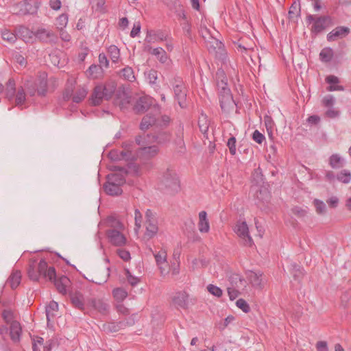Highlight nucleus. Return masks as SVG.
Returning <instances> with one entry per match:
<instances>
[{
  "instance_id": "nucleus-1",
  "label": "nucleus",
  "mask_w": 351,
  "mask_h": 351,
  "mask_svg": "<svg viewBox=\"0 0 351 351\" xmlns=\"http://www.w3.org/2000/svg\"><path fill=\"white\" fill-rule=\"evenodd\" d=\"M28 276L34 281H38L40 277L53 281L57 290L62 294L66 293V289L70 284L69 279L65 276L56 279L55 268L53 267H48L47 262L44 259L40 260L38 265L35 261L30 263L28 269Z\"/></svg>"
},
{
  "instance_id": "nucleus-2",
  "label": "nucleus",
  "mask_w": 351,
  "mask_h": 351,
  "mask_svg": "<svg viewBox=\"0 0 351 351\" xmlns=\"http://www.w3.org/2000/svg\"><path fill=\"white\" fill-rule=\"evenodd\" d=\"M116 86L114 82H108L96 85L91 95V104L97 106L101 104L104 100L110 99L116 90Z\"/></svg>"
},
{
  "instance_id": "nucleus-3",
  "label": "nucleus",
  "mask_w": 351,
  "mask_h": 351,
  "mask_svg": "<svg viewBox=\"0 0 351 351\" xmlns=\"http://www.w3.org/2000/svg\"><path fill=\"white\" fill-rule=\"evenodd\" d=\"M159 188L165 190L171 194L177 193L180 189L179 180L176 171L171 169H166L159 178Z\"/></svg>"
},
{
  "instance_id": "nucleus-4",
  "label": "nucleus",
  "mask_w": 351,
  "mask_h": 351,
  "mask_svg": "<svg viewBox=\"0 0 351 351\" xmlns=\"http://www.w3.org/2000/svg\"><path fill=\"white\" fill-rule=\"evenodd\" d=\"M145 232L144 234L145 239H150L154 237L158 232V221L156 213L151 210H147L145 213Z\"/></svg>"
},
{
  "instance_id": "nucleus-5",
  "label": "nucleus",
  "mask_w": 351,
  "mask_h": 351,
  "mask_svg": "<svg viewBox=\"0 0 351 351\" xmlns=\"http://www.w3.org/2000/svg\"><path fill=\"white\" fill-rule=\"evenodd\" d=\"M122 151L112 150L109 153V157L112 160H136V154L134 153L133 145L124 143Z\"/></svg>"
},
{
  "instance_id": "nucleus-6",
  "label": "nucleus",
  "mask_w": 351,
  "mask_h": 351,
  "mask_svg": "<svg viewBox=\"0 0 351 351\" xmlns=\"http://www.w3.org/2000/svg\"><path fill=\"white\" fill-rule=\"evenodd\" d=\"M175 99L177 100L181 108L185 106L186 90L182 79L180 77H174L171 82Z\"/></svg>"
},
{
  "instance_id": "nucleus-7",
  "label": "nucleus",
  "mask_w": 351,
  "mask_h": 351,
  "mask_svg": "<svg viewBox=\"0 0 351 351\" xmlns=\"http://www.w3.org/2000/svg\"><path fill=\"white\" fill-rule=\"evenodd\" d=\"M307 20L313 23L311 31L315 34H319L332 25V19L329 16H317L309 15Z\"/></svg>"
},
{
  "instance_id": "nucleus-8",
  "label": "nucleus",
  "mask_w": 351,
  "mask_h": 351,
  "mask_svg": "<svg viewBox=\"0 0 351 351\" xmlns=\"http://www.w3.org/2000/svg\"><path fill=\"white\" fill-rule=\"evenodd\" d=\"M150 251L155 258V261L158 269H160V274L163 276L168 274L170 271V266L167 260V254L166 250L161 249L160 251L154 253L150 248Z\"/></svg>"
},
{
  "instance_id": "nucleus-9",
  "label": "nucleus",
  "mask_w": 351,
  "mask_h": 351,
  "mask_svg": "<svg viewBox=\"0 0 351 351\" xmlns=\"http://www.w3.org/2000/svg\"><path fill=\"white\" fill-rule=\"evenodd\" d=\"M234 232L241 239L243 245L252 246L253 240L249 234V228L245 221H238L234 227Z\"/></svg>"
},
{
  "instance_id": "nucleus-10",
  "label": "nucleus",
  "mask_w": 351,
  "mask_h": 351,
  "mask_svg": "<svg viewBox=\"0 0 351 351\" xmlns=\"http://www.w3.org/2000/svg\"><path fill=\"white\" fill-rule=\"evenodd\" d=\"M219 101L221 108L224 112H229L234 109L236 105L230 89H224V91H219Z\"/></svg>"
},
{
  "instance_id": "nucleus-11",
  "label": "nucleus",
  "mask_w": 351,
  "mask_h": 351,
  "mask_svg": "<svg viewBox=\"0 0 351 351\" xmlns=\"http://www.w3.org/2000/svg\"><path fill=\"white\" fill-rule=\"evenodd\" d=\"M136 154V160L139 158L142 161L149 160L156 156L158 153V148L156 145L144 147L138 151L134 149Z\"/></svg>"
},
{
  "instance_id": "nucleus-12",
  "label": "nucleus",
  "mask_w": 351,
  "mask_h": 351,
  "mask_svg": "<svg viewBox=\"0 0 351 351\" xmlns=\"http://www.w3.org/2000/svg\"><path fill=\"white\" fill-rule=\"evenodd\" d=\"M107 237L110 243L113 245L121 247L126 244V237L121 231L118 230H108L107 231Z\"/></svg>"
},
{
  "instance_id": "nucleus-13",
  "label": "nucleus",
  "mask_w": 351,
  "mask_h": 351,
  "mask_svg": "<svg viewBox=\"0 0 351 351\" xmlns=\"http://www.w3.org/2000/svg\"><path fill=\"white\" fill-rule=\"evenodd\" d=\"M14 12L18 15H25L36 12L37 8L27 1L20 2L13 8Z\"/></svg>"
},
{
  "instance_id": "nucleus-14",
  "label": "nucleus",
  "mask_w": 351,
  "mask_h": 351,
  "mask_svg": "<svg viewBox=\"0 0 351 351\" xmlns=\"http://www.w3.org/2000/svg\"><path fill=\"white\" fill-rule=\"evenodd\" d=\"M145 50L156 56L158 60L163 64L169 65L171 60L166 51L162 47L152 49L149 45L145 46Z\"/></svg>"
},
{
  "instance_id": "nucleus-15",
  "label": "nucleus",
  "mask_w": 351,
  "mask_h": 351,
  "mask_svg": "<svg viewBox=\"0 0 351 351\" xmlns=\"http://www.w3.org/2000/svg\"><path fill=\"white\" fill-rule=\"evenodd\" d=\"M154 111L156 112L154 114H151V113L147 114L142 119L140 128L142 130H147L149 127L156 125L158 121V108L157 107H154Z\"/></svg>"
},
{
  "instance_id": "nucleus-16",
  "label": "nucleus",
  "mask_w": 351,
  "mask_h": 351,
  "mask_svg": "<svg viewBox=\"0 0 351 351\" xmlns=\"http://www.w3.org/2000/svg\"><path fill=\"white\" fill-rule=\"evenodd\" d=\"M86 305L101 314L107 313L110 308L108 303L102 300L96 298L89 299L86 302Z\"/></svg>"
},
{
  "instance_id": "nucleus-17",
  "label": "nucleus",
  "mask_w": 351,
  "mask_h": 351,
  "mask_svg": "<svg viewBox=\"0 0 351 351\" xmlns=\"http://www.w3.org/2000/svg\"><path fill=\"white\" fill-rule=\"evenodd\" d=\"M189 295L185 291H179L175 293L172 298L173 304L177 308H187L189 306Z\"/></svg>"
},
{
  "instance_id": "nucleus-18",
  "label": "nucleus",
  "mask_w": 351,
  "mask_h": 351,
  "mask_svg": "<svg viewBox=\"0 0 351 351\" xmlns=\"http://www.w3.org/2000/svg\"><path fill=\"white\" fill-rule=\"evenodd\" d=\"M247 278L251 285L256 289H262L263 287V273L249 271L247 273Z\"/></svg>"
},
{
  "instance_id": "nucleus-19",
  "label": "nucleus",
  "mask_w": 351,
  "mask_h": 351,
  "mask_svg": "<svg viewBox=\"0 0 351 351\" xmlns=\"http://www.w3.org/2000/svg\"><path fill=\"white\" fill-rule=\"evenodd\" d=\"M153 99L147 96L140 97L136 102L134 110L137 113H143L152 104Z\"/></svg>"
},
{
  "instance_id": "nucleus-20",
  "label": "nucleus",
  "mask_w": 351,
  "mask_h": 351,
  "mask_svg": "<svg viewBox=\"0 0 351 351\" xmlns=\"http://www.w3.org/2000/svg\"><path fill=\"white\" fill-rule=\"evenodd\" d=\"M34 36L45 43L53 42L56 39L55 34L51 30L45 28L38 29L35 33Z\"/></svg>"
},
{
  "instance_id": "nucleus-21",
  "label": "nucleus",
  "mask_w": 351,
  "mask_h": 351,
  "mask_svg": "<svg viewBox=\"0 0 351 351\" xmlns=\"http://www.w3.org/2000/svg\"><path fill=\"white\" fill-rule=\"evenodd\" d=\"M349 32L350 29L348 27L342 26L337 27L327 35V40L328 41H334L338 38L346 37Z\"/></svg>"
},
{
  "instance_id": "nucleus-22",
  "label": "nucleus",
  "mask_w": 351,
  "mask_h": 351,
  "mask_svg": "<svg viewBox=\"0 0 351 351\" xmlns=\"http://www.w3.org/2000/svg\"><path fill=\"white\" fill-rule=\"evenodd\" d=\"M198 230L201 233H207L210 230V223L206 211L199 213Z\"/></svg>"
},
{
  "instance_id": "nucleus-23",
  "label": "nucleus",
  "mask_w": 351,
  "mask_h": 351,
  "mask_svg": "<svg viewBox=\"0 0 351 351\" xmlns=\"http://www.w3.org/2000/svg\"><path fill=\"white\" fill-rule=\"evenodd\" d=\"M16 35L17 38H21L25 43H28L32 41L35 33L24 26H19L16 28Z\"/></svg>"
},
{
  "instance_id": "nucleus-24",
  "label": "nucleus",
  "mask_w": 351,
  "mask_h": 351,
  "mask_svg": "<svg viewBox=\"0 0 351 351\" xmlns=\"http://www.w3.org/2000/svg\"><path fill=\"white\" fill-rule=\"evenodd\" d=\"M166 36L161 31H148L145 39V42L151 44L159 41L166 40Z\"/></svg>"
},
{
  "instance_id": "nucleus-25",
  "label": "nucleus",
  "mask_w": 351,
  "mask_h": 351,
  "mask_svg": "<svg viewBox=\"0 0 351 351\" xmlns=\"http://www.w3.org/2000/svg\"><path fill=\"white\" fill-rule=\"evenodd\" d=\"M38 95H45L47 88V75L45 73H41L35 83Z\"/></svg>"
},
{
  "instance_id": "nucleus-26",
  "label": "nucleus",
  "mask_w": 351,
  "mask_h": 351,
  "mask_svg": "<svg viewBox=\"0 0 351 351\" xmlns=\"http://www.w3.org/2000/svg\"><path fill=\"white\" fill-rule=\"evenodd\" d=\"M21 332L22 328L20 323L16 321L12 322L10 327V335L13 341H19Z\"/></svg>"
},
{
  "instance_id": "nucleus-27",
  "label": "nucleus",
  "mask_w": 351,
  "mask_h": 351,
  "mask_svg": "<svg viewBox=\"0 0 351 351\" xmlns=\"http://www.w3.org/2000/svg\"><path fill=\"white\" fill-rule=\"evenodd\" d=\"M104 70L101 65L92 64L86 71L87 77L90 79H99L103 76Z\"/></svg>"
},
{
  "instance_id": "nucleus-28",
  "label": "nucleus",
  "mask_w": 351,
  "mask_h": 351,
  "mask_svg": "<svg viewBox=\"0 0 351 351\" xmlns=\"http://www.w3.org/2000/svg\"><path fill=\"white\" fill-rule=\"evenodd\" d=\"M216 81L218 90L224 91V89H229L227 86V77L223 70L219 69L216 73Z\"/></svg>"
},
{
  "instance_id": "nucleus-29",
  "label": "nucleus",
  "mask_w": 351,
  "mask_h": 351,
  "mask_svg": "<svg viewBox=\"0 0 351 351\" xmlns=\"http://www.w3.org/2000/svg\"><path fill=\"white\" fill-rule=\"evenodd\" d=\"M174 143L177 146L178 152L184 153L185 151V145L183 140V126L180 125L178 130L174 139Z\"/></svg>"
},
{
  "instance_id": "nucleus-30",
  "label": "nucleus",
  "mask_w": 351,
  "mask_h": 351,
  "mask_svg": "<svg viewBox=\"0 0 351 351\" xmlns=\"http://www.w3.org/2000/svg\"><path fill=\"white\" fill-rule=\"evenodd\" d=\"M104 190L110 195H118L122 193V189L119 186V184H113L108 182L104 184Z\"/></svg>"
},
{
  "instance_id": "nucleus-31",
  "label": "nucleus",
  "mask_w": 351,
  "mask_h": 351,
  "mask_svg": "<svg viewBox=\"0 0 351 351\" xmlns=\"http://www.w3.org/2000/svg\"><path fill=\"white\" fill-rule=\"evenodd\" d=\"M21 274L19 271H14L9 277L7 284L9 285L12 289H16L21 282Z\"/></svg>"
},
{
  "instance_id": "nucleus-32",
  "label": "nucleus",
  "mask_w": 351,
  "mask_h": 351,
  "mask_svg": "<svg viewBox=\"0 0 351 351\" xmlns=\"http://www.w3.org/2000/svg\"><path fill=\"white\" fill-rule=\"evenodd\" d=\"M72 304L80 310L84 309V299L80 293H75L71 295Z\"/></svg>"
},
{
  "instance_id": "nucleus-33",
  "label": "nucleus",
  "mask_w": 351,
  "mask_h": 351,
  "mask_svg": "<svg viewBox=\"0 0 351 351\" xmlns=\"http://www.w3.org/2000/svg\"><path fill=\"white\" fill-rule=\"evenodd\" d=\"M15 86V82L12 79H10L5 84V96L9 100H11L14 98L16 92Z\"/></svg>"
},
{
  "instance_id": "nucleus-34",
  "label": "nucleus",
  "mask_w": 351,
  "mask_h": 351,
  "mask_svg": "<svg viewBox=\"0 0 351 351\" xmlns=\"http://www.w3.org/2000/svg\"><path fill=\"white\" fill-rule=\"evenodd\" d=\"M1 38L8 43L13 44L17 40L16 32L14 33L8 29H3L1 32Z\"/></svg>"
},
{
  "instance_id": "nucleus-35",
  "label": "nucleus",
  "mask_w": 351,
  "mask_h": 351,
  "mask_svg": "<svg viewBox=\"0 0 351 351\" xmlns=\"http://www.w3.org/2000/svg\"><path fill=\"white\" fill-rule=\"evenodd\" d=\"M107 182L113 183V184H119V186L121 187L125 182L124 176L119 173H112L108 176Z\"/></svg>"
},
{
  "instance_id": "nucleus-36",
  "label": "nucleus",
  "mask_w": 351,
  "mask_h": 351,
  "mask_svg": "<svg viewBox=\"0 0 351 351\" xmlns=\"http://www.w3.org/2000/svg\"><path fill=\"white\" fill-rule=\"evenodd\" d=\"M119 75L121 78L129 82H133L135 80L134 71L132 67L128 66H125L120 71Z\"/></svg>"
},
{
  "instance_id": "nucleus-37",
  "label": "nucleus",
  "mask_w": 351,
  "mask_h": 351,
  "mask_svg": "<svg viewBox=\"0 0 351 351\" xmlns=\"http://www.w3.org/2000/svg\"><path fill=\"white\" fill-rule=\"evenodd\" d=\"M329 163L333 169H339L344 165L343 159L339 154H332L330 157Z\"/></svg>"
},
{
  "instance_id": "nucleus-38",
  "label": "nucleus",
  "mask_w": 351,
  "mask_h": 351,
  "mask_svg": "<svg viewBox=\"0 0 351 351\" xmlns=\"http://www.w3.org/2000/svg\"><path fill=\"white\" fill-rule=\"evenodd\" d=\"M58 310V304L55 301H51L46 307V316L48 322L51 318L55 316V313Z\"/></svg>"
},
{
  "instance_id": "nucleus-39",
  "label": "nucleus",
  "mask_w": 351,
  "mask_h": 351,
  "mask_svg": "<svg viewBox=\"0 0 351 351\" xmlns=\"http://www.w3.org/2000/svg\"><path fill=\"white\" fill-rule=\"evenodd\" d=\"M108 53L112 62L117 63L119 62L120 50L117 46L113 45H110L108 48Z\"/></svg>"
},
{
  "instance_id": "nucleus-40",
  "label": "nucleus",
  "mask_w": 351,
  "mask_h": 351,
  "mask_svg": "<svg viewBox=\"0 0 351 351\" xmlns=\"http://www.w3.org/2000/svg\"><path fill=\"white\" fill-rule=\"evenodd\" d=\"M333 57V51L331 48L326 47L324 48L320 53L319 58L322 62H330Z\"/></svg>"
},
{
  "instance_id": "nucleus-41",
  "label": "nucleus",
  "mask_w": 351,
  "mask_h": 351,
  "mask_svg": "<svg viewBox=\"0 0 351 351\" xmlns=\"http://www.w3.org/2000/svg\"><path fill=\"white\" fill-rule=\"evenodd\" d=\"M198 125H199V128L200 131L204 134H205L208 132V128H209V122H208V120L207 117L206 115L202 114L199 117V121H198Z\"/></svg>"
},
{
  "instance_id": "nucleus-42",
  "label": "nucleus",
  "mask_w": 351,
  "mask_h": 351,
  "mask_svg": "<svg viewBox=\"0 0 351 351\" xmlns=\"http://www.w3.org/2000/svg\"><path fill=\"white\" fill-rule=\"evenodd\" d=\"M112 295L117 301L122 302L128 296V292L123 288H116L112 291Z\"/></svg>"
},
{
  "instance_id": "nucleus-43",
  "label": "nucleus",
  "mask_w": 351,
  "mask_h": 351,
  "mask_svg": "<svg viewBox=\"0 0 351 351\" xmlns=\"http://www.w3.org/2000/svg\"><path fill=\"white\" fill-rule=\"evenodd\" d=\"M69 17L66 14L60 15L56 19V27L58 29H64L68 23Z\"/></svg>"
},
{
  "instance_id": "nucleus-44",
  "label": "nucleus",
  "mask_w": 351,
  "mask_h": 351,
  "mask_svg": "<svg viewBox=\"0 0 351 351\" xmlns=\"http://www.w3.org/2000/svg\"><path fill=\"white\" fill-rule=\"evenodd\" d=\"M337 178L339 181L348 184L351 180V173L350 171L344 169L337 174Z\"/></svg>"
},
{
  "instance_id": "nucleus-45",
  "label": "nucleus",
  "mask_w": 351,
  "mask_h": 351,
  "mask_svg": "<svg viewBox=\"0 0 351 351\" xmlns=\"http://www.w3.org/2000/svg\"><path fill=\"white\" fill-rule=\"evenodd\" d=\"M119 106L121 109L127 108L131 101V97L125 93H123L119 96Z\"/></svg>"
},
{
  "instance_id": "nucleus-46",
  "label": "nucleus",
  "mask_w": 351,
  "mask_h": 351,
  "mask_svg": "<svg viewBox=\"0 0 351 351\" xmlns=\"http://www.w3.org/2000/svg\"><path fill=\"white\" fill-rule=\"evenodd\" d=\"M313 204L317 214L324 215L326 213V206L324 202L315 199L313 201Z\"/></svg>"
},
{
  "instance_id": "nucleus-47",
  "label": "nucleus",
  "mask_w": 351,
  "mask_h": 351,
  "mask_svg": "<svg viewBox=\"0 0 351 351\" xmlns=\"http://www.w3.org/2000/svg\"><path fill=\"white\" fill-rule=\"evenodd\" d=\"M108 223L112 229H116L121 231L124 228L123 225L120 222V221L114 217H108Z\"/></svg>"
},
{
  "instance_id": "nucleus-48",
  "label": "nucleus",
  "mask_w": 351,
  "mask_h": 351,
  "mask_svg": "<svg viewBox=\"0 0 351 351\" xmlns=\"http://www.w3.org/2000/svg\"><path fill=\"white\" fill-rule=\"evenodd\" d=\"M326 110L324 112L325 117L330 119H335L337 118L340 115V111L334 106H331L330 108H326Z\"/></svg>"
},
{
  "instance_id": "nucleus-49",
  "label": "nucleus",
  "mask_w": 351,
  "mask_h": 351,
  "mask_svg": "<svg viewBox=\"0 0 351 351\" xmlns=\"http://www.w3.org/2000/svg\"><path fill=\"white\" fill-rule=\"evenodd\" d=\"M336 102L335 97L332 95H326L322 101V106L324 108H330L331 106H334Z\"/></svg>"
},
{
  "instance_id": "nucleus-50",
  "label": "nucleus",
  "mask_w": 351,
  "mask_h": 351,
  "mask_svg": "<svg viewBox=\"0 0 351 351\" xmlns=\"http://www.w3.org/2000/svg\"><path fill=\"white\" fill-rule=\"evenodd\" d=\"M87 91L84 88L79 89L73 96V101L75 103L81 102L86 96Z\"/></svg>"
},
{
  "instance_id": "nucleus-51",
  "label": "nucleus",
  "mask_w": 351,
  "mask_h": 351,
  "mask_svg": "<svg viewBox=\"0 0 351 351\" xmlns=\"http://www.w3.org/2000/svg\"><path fill=\"white\" fill-rule=\"evenodd\" d=\"M208 291L213 295L220 298L223 294L222 290L214 285L210 284L207 286Z\"/></svg>"
},
{
  "instance_id": "nucleus-52",
  "label": "nucleus",
  "mask_w": 351,
  "mask_h": 351,
  "mask_svg": "<svg viewBox=\"0 0 351 351\" xmlns=\"http://www.w3.org/2000/svg\"><path fill=\"white\" fill-rule=\"evenodd\" d=\"M25 101V94L24 90L22 87L18 89L17 93L16 94V104L17 106H20L24 104Z\"/></svg>"
},
{
  "instance_id": "nucleus-53",
  "label": "nucleus",
  "mask_w": 351,
  "mask_h": 351,
  "mask_svg": "<svg viewBox=\"0 0 351 351\" xmlns=\"http://www.w3.org/2000/svg\"><path fill=\"white\" fill-rule=\"evenodd\" d=\"M125 276L128 282L132 287L136 286L140 281L139 278L132 276L128 269H125Z\"/></svg>"
},
{
  "instance_id": "nucleus-54",
  "label": "nucleus",
  "mask_w": 351,
  "mask_h": 351,
  "mask_svg": "<svg viewBox=\"0 0 351 351\" xmlns=\"http://www.w3.org/2000/svg\"><path fill=\"white\" fill-rule=\"evenodd\" d=\"M134 220H135V231L138 232L141 227V222H142V215L138 209H136L134 211Z\"/></svg>"
},
{
  "instance_id": "nucleus-55",
  "label": "nucleus",
  "mask_w": 351,
  "mask_h": 351,
  "mask_svg": "<svg viewBox=\"0 0 351 351\" xmlns=\"http://www.w3.org/2000/svg\"><path fill=\"white\" fill-rule=\"evenodd\" d=\"M238 288L239 287H234V286L233 285H232V286L228 287V289H227L228 294V296H229L230 300H234V299H236L238 297V295L239 294Z\"/></svg>"
},
{
  "instance_id": "nucleus-56",
  "label": "nucleus",
  "mask_w": 351,
  "mask_h": 351,
  "mask_svg": "<svg viewBox=\"0 0 351 351\" xmlns=\"http://www.w3.org/2000/svg\"><path fill=\"white\" fill-rule=\"evenodd\" d=\"M237 306L241 309L245 313H248L250 311V308L247 302L243 299H239L236 302Z\"/></svg>"
},
{
  "instance_id": "nucleus-57",
  "label": "nucleus",
  "mask_w": 351,
  "mask_h": 351,
  "mask_svg": "<svg viewBox=\"0 0 351 351\" xmlns=\"http://www.w3.org/2000/svg\"><path fill=\"white\" fill-rule=\"evenodd\" d=\"M252 139L258 144H261L265 140V136L258 130H256L252 134Z\"/></svg>"
},
{
  "instance_id": "nucleus-58",
  "label": "nucleus",
  "mask_w": 351,
  "mask_h": 351,
  "mask_svg": "<svg viewBox=\"0 0 351 351\" xmlns=\"http://www.w3.org/2000/svg\"><path fill=\"white\" fill-rule=\"evenodd\" d=\"M227 145L229 148L230 153L232 155H234L236 154V138L234 136L230 137L227 143Z\"/></svg>"
},
{
  "instance_id": "nucleus-59",
  "label": "nucleus",
  "mask_w": 351,
  "mask_h": 351,
  "mask_svg": "<svg viewBox=\"0 0 351 351\" xmlns=\"http://www.w3.org/2000/svg\"><path fill=\"white\" fill-rule=\"evenodd\" d=\"M147 78L149 84H155L158 79L157 71L155 70H150L147 73Z\"/></svg>"
},
{
  "instance_id": "nucleus-60",
  "label": "nucleus",
  "mask_w": 351,
  "mask_h": 351,
  "mask_svg": "<svg viewBox=\"0 0 351 351\" xmlns=\"http://www.w3.org/2000/svg\"><path fill=\"white\" fill-rule=\"evenodd\" d=\"M230 281L231 283V286H232L233 285L234 287H239V285L238 284L242 283V279L239 274H232L230 277Z\"/></svg>"
},
{
  "instance_id": "nucleus-61",
  "label": "nucleus",
  "mask_w": 351,
  "mask_h": 351,
  "mask_svg": "<svg viewBox=\"0 0 351 351\" xmlns=\"http://www.w3.org/2000/svg\"><path fill=\"white\" fill-rule=\"evenodd\" d=\"M158 121L157 123V126H159V127L165 126L170 121V118L168 116H167V115L160 116L159 112L158 113Z\"/></svg>"
},
{
  "instance_id": "nucleus-62",
  "label": "nucleus",
  "mask_w": 351,
  "mask_h": 351,
  "mask_svg": "<svg viewBox=\"0 0 351 351\" xmlns=\"http://www.w3.org/2000/svg\"><path fill=\"white\" fill-rule=\"evenodd\" d=\"M292 213L298 217H304L306 215V210L299 206H295L292 208Z\"/></svg>"
},
{
  "instance_id": "nucleus-63",
  "label": "nucleus",
  "mask_w": 351,
  "mask_h": 351,
  "mask_svg": "<svg viewBox=\"0 0 351 351\" xmlns=\"http://www.w3.org/2000/svg\"><path fill=\"white\" fill-rule=\"evenodd\" d=\"M117 254L119 256L125 261H128L130 259V254L128 251L125 250H117Z\"/></svg>"
},
{
  "instance_id": "nucleus-64",
  "label": "nucleus",
  "mask_w": 351,
  "mask_h": 351,
  "mask_svg": "<svg viewBox=\"0 0 351 351\" xmlns=\"http://www.w3.org/2000/svg\"><path fill=\"white\" fill-rule=\"evenodd\" d=\"M141 31V24L139 22H136L134 24V26L132 27V29L130 32V36L132 38L136 37Z\"/></svg>"
}]
</instances>
